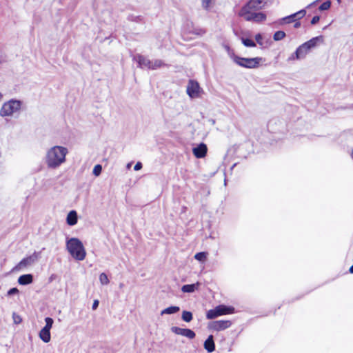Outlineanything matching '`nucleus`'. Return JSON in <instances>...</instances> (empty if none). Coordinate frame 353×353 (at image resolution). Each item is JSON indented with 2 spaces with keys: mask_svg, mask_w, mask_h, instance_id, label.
I'll use <instances>...</instances> for the list:
<instances>
[{
  "mask_svg": "<svg viewBox=\"0 0 353 353\" xmlns=\"http://www.w3.org/2000/svg\"><path fill=\"white\" fill-rule=\"evenodd\" d=\"M306 14V11L305 9H302L294 14H292L289 16L283 17L281 19L280 24L284 23H290L294 22L297 20L302 19Z\"/></svg>",
  "mask_w": 353,
  "mask_h": 353,
  "instance_id": "10",
  "label": "nucleus"
},
{
  "mask_svg": "<svg viewBox=\"0 0 353 353\" xmlns=\"http://www.w3.org/2000/svg\"><path fill=\"white\" fill-rule=\"evenodd\" d=\"M262 39H263V37H262V35H261V34H259H259H256V36H255V39H256V42H257L259 45H262V44H263V43H262V41H262Z\"/></svg>",
  "mask_w": 353,
  "mask_h": 353,
  "instance_id": "36",
  "label": "nucleus"
},
{
  "mask_svg": "<svg viewBox=\"0 0 353 353\" xmlns=\"http://www.w3.org/2000/svg\"><path fill=\"white\" fill-rule=\"evenodd\" d=\"M317 1H319V0H316V1H314V2H312V3H311L310 4H309V5L307 6V8L313 7V6H314V5H315V4H316V3Z\"/></svg>",
  "mask_w": 353,
  "mask_h": 353,
  "instance_id": "41",
  "label": "nucleus"
},
{
  "mask_svg": "<svg viewBox=\"0 0 353 353\" xmlns=\"http://www.w3.org/2000/svg\"><path fill=\"white\" fill-rule=\"evenodd\" d=\"M242 16L246 21H252L254 22H261L266 19V14L263 12H256L251 10L245 11Z\"/></svg>",
  "mask_w": 353,
  "mask_h": 353,
  "instance_id": "8",
  "label": "nucleus"
},
{
  "mask_svg": "<svg viewBox=\"0 0 353 353\" xmlns=\"http://www.w3.org/2000/svg\"><path fill=\"white\" fill-rule=\"evenodd\" d=\"M68 152L66 148L55 145L46 151L45 162L50 169H57L65 161V157Z\"/></svg>",
  "mask_w": 353,
  "mask_h": 353,
  "instance_id": "1",
  "label": "nucleus"
},
{
  "mask_svg": "<svg viewBox=\"0 0 353 353\" xmlns=\"http://www.w3.org/2000/svg\"><path fill=\"white\" fill-rule=\"evenodd\" d=\"M78 221L77 213L75 210H71L67 216L66 222L67 224L72 226L77 224Z\"/></svg>",
  "mask_w": 353,
  "mask_h": 353,
  "instance_id": "17",
  "label": "nucleus"
},
{
  "mask_svg": "<svg viewBox=\"0 0 353 353\" xmlns=\"http://www.w3.org/2000/svg\"><path fill=\"white\" fill-rule=\"evenodd\" d=\"M208 151L207 145L201 143L192 149L193 154L199 159L203 158L205 157Z\"/></svg>",
  "mask_w": 353,
  "mask_h": 353,
  "instance_id": "14",
  "label": "nucleus"
},
{
  "mask_svg": "<svg viewBox=\"0 0 353 353\" xmlns=\"http://www.w3.org/2000/svg\"><path fill=\"white\" fill-rule=\"evenodd\" d=\"M323 36H318L312 38L309 41L303 43L301 46H299L296 51L291 54L289 57V60H295V59H304L306 55L310 52V51L317 46L318 43L323 42Z\"/></svg>",
  "mask_w": 353,
  "mask_h": 353,
  "instance_id": "2",
  "label": "nucleus"
},
{
  "mask_svg": "<svg viewBox=\"0 0 353 353\" xmlns=\"http://www.w3.org/2000/svg\"><path fill=\"white\" fill-rule=\"evenodd\" d=\"M99 302L98 300H94L92 303V310H96L97 308V307L99 306Z\"/></svg>",
  "mask_w": 353,
  "mask_h": 353,
  "instance_id": "39",
  "label": "nucleus"
},
{
  "mask_svg": "<svg viewBox=\"0 0 353 353\" xmlns=\"http://www.w3.org/2000/svg\"><path fill=\"white\" fill-rule=\"evenodd\" d=\"M150 63H151V64L150 66V69H151V70H156V69L159 68L165 65L164 63L160 59H155L154 61H150Z\"/></svg>",
  "mask_w": 353,
  "mask_h": 353,
  "instance_id": "23",
  "label": "nucleus"
},
{
  "mask_svg": "<svg viewBox=\"0 0 353 353\" xmlns=\"http://www.w3.org/2000/svg\"><path fill=\"white\" fill-rule=\"evenodd\" d=\"M41 252H34L32 254L23 258L14 268L13 270H20L34 265L40 258Z\"/></svg>",
  "mask_w": 353,
  "mask_h": 353,
  "instance_id": "7",
  "label": "nucleus"
},
{
  "mask_svg": "<svg viewBox=\"0 0 353 353\" xmlns=\"http://www.w3.org/2000/svg\"><path fill=\"white\" fill-rule=\"evenodd\" d=\"M349 270L350 273L353 274V265L350 267Z\"/></svg>",
  "mask_w": 353,
  "mask_h": 353,
  "instance_id": "42",
  "label": "nucleus"
},
{
  "mask_svg": "<svg viewBox=\"0 0 353 353\" xmlns=\"http://www.w3.org/2000/svg\"><path fill=\"white\" fill-rule=\"evenodd\" d=\"M204 348L208 352L211 353L215 350V343L213 335H210L205 341L203 344Z\"/></svg>",
  "mask_w": 353,
  "mask_h": 353,
  "instance_id": "16",
  "label": "nucleus"
},
{
  "mask_svg": "<svg viewBox=\"0 0 353 353\" xmlns=\"http://www.w3.org/2000/svg\"><path fill=\"white\" fill-rule=\"evenodd\" d=\"M180 310L179 306H170L161 311V315L163 314H172L178 312Z\"/></svg>",
  "mask_w": 353,
  "mask_h": 353,
  "instance_id": "21",
  "label": "nucleus"
},
{
  "mask_svg": "<svg viewBox=\"0 0 353 353\" xmlns=\"http://www.w3.org/2000/svg\"><path fill=\"white\" fill-rule=\"evenodd\" d=\"M223 47H224L225 50L227 51V52H228V55L230 56V57L232 59V54H234V51L227 44L223 45Z\"/></svg>",
  "mask_w": 353,
  "mask_h": 353,
  "instance_id": "35",
  "label": "nucleus"
},
{
  "mask_svg": "<svg viewBox=\"0 0 353 353\" xmlns=\"http://www.w3.org/2000/svg\"><path fill=\"white\" fill-rule=\"evenodd\" d=\"M12 319L15 324H19L22 321V318L21 317V316L17 314L16 312L12 313Z\"/></svg>",
  "mask_w": 353,
  "mask_h": 353,
  "instance_id": "31",
  "label": "nucleus"
},
{
  "mask_svg": "<svg viewBox=\"0 0 353 353\" xmlns=\"http://www.w3.org/2000/svg\"><path fill=\"white\" fill-rule=\"evenodd\" d=\"M232 59L235 63H236L241 67L252 69L258 68L261 61L262 60V58H243L235 55V54H232Z\"/></svg>",
  "mask_w": 353,
  "mask_h": 353,
  "instance_id": "5",
  "label": "nucleus"
},
{
  "mask_svg": "<svg viewBox=\"0 0 353 353\" xmlns=\"http://www.w3.org/2000/svg\"><path fill=\"white\" fill-rule=\"evenodd\" d=\"M128 19L131 21L141 22L143 19V17L140 15L136 16L134 14H130L128 16Z\"/></svg>",
  "mask_w": 353,
  "mask_h": 353,
  "instance_id": "30",
  "label": "nucleus"
},
{
  "mask_svg": "<svg viewBox=\"0 0 353 353\" xmlns=\"http://www.w3.org/2000/svg\"><path fill=\"white\" fill-rule=\"evenodd\" d=\"M101 171H102V166L101 165L98 164L94 167L92 172L95 176H99L101 173Z\"/></svg>",
  "mask_w": 353,
  "mask_h": 353,
  "instance_id": "32",
  "label": "nucleus"
},
{
  "mask_svg": "<svg viewBox=\"0 0 353 353\" xmlns=\"http://www.w3.org/2000/svg\"><path fill=\"white\" fill-rule=\"evenodd\" d=\"M319 20H320L319 16H314V17H313V18L311 20V24L315 25L316 23H317L319 21Z\"/></svg>",
  "mask_w": 353,
  "mask_h": 353,
  "instance_id": "37",
  "label": "nucleus"
},
{
  "mask_svg": "<svg viewBox=\"0 0 353 353\" xmlns=\"http://www.w3.org/2000/svg\"><path fill=\"white\" fill-rule=\"evenodd\" d=\"M21 101L17 99H10L5 102L0 109V116L2 117H12L20 112Z\"/></svg>",
  "mask_w": 353,
  "mask_h": 353,
  "instance_id": "4",
  "label": "nucleus"
},
{
  "mask_svg": "<svg viewBox=\"0 0 353 353\" xmlns=\"http://www.w3.org/2000/svg\"><path fill=\"white\" fill-rule=\"evenodd\" d=\"M201 88L197 81L194 80H190L187 85V94L188 96L193 99L196 98L199 96Z\"/></svg>",
  "mask_w": 353,
  "mask_h": 353,
  "instance_id": "9",
  "label": "nucleus"
},
{
  "mask_svg": "<svg viewBox=\"0 0 353 353\" xmlns=\"http://www.w3.org/2000/svg\"><path fill=\"white\" fill-rule=\"evenodd\" d=\"M46 325L43 327V329H46L50 332V329L52 328L54 321L50 317H46L45 319Z\"/></svg>",
  "mask_w": 353,
  "mask_h": 353,
  "instance_id": "26",
  "label": "nucleus"
},
{
  "mask_svg": "<svg viewBox=\"0 0 353 353\" xmlns=\"http://www.w3.org/2000/svg\"><path fill=\"white\" fill-rule=\"evenodd\" d=\"M33 281V276L31 274H23L18 279V283L22 285H26L32 283Z\"/></svg>",
  "mask_w": 353,
  "mask_h": 353,
  "instance_id": "18",
  "label": "nucleus"
},
{
  "mask_svg": "<svg viewBox=\"0 0 353 353\" xmlns=\"http://www.w3.org/2000/svg\"><path fill=\"white\" fill-rule=\"evenodd\" d=\"M199 285H200L199 282H196L193 284L184 285L181 288V291L185 293H191V292H194L196 290H197L198 288L199 287Z\"/></svg>",
  "mask_w": 353,
  "mask_h": 353,
  "instance_id": "19",
  "label": "nucleus"
},
{
  "mask_svg": "<svg viewBox=\"0 0 353 353\" xmlns=\"http://www.w3.org/2000/svg\"><path fill=\"white\" fill-rule=\"evenodd\" d=\"M224 184L226 185V180L224 181Z\"/></svg>",
  "mask_w": 353,
  "mask_h": 353,
  "instance_id": "44",
  "label": "nucleus"
},
{
  "mask_svg": "<svg viewBox=\"0 0 353 353\" xmlns=\"http://www.w3.org/2000/svg\"><path fill=\"white\" fill-rule=\"evenodd\" d=\"M285 37V33L283 31L279 30L275 32L273 35V39L274 41H281Z\"/></svg>",
  "mask_w": 353,
  "mask_h": 353,
  "instance_id": "25",
  "label": "nucleus"
},
{
  "mask_svg": "<svg viewBox=\"0 0 353 353\" xmlns=\"http://www.w3.org/2000/svg\"><path fill=\"white\" fill-rule=\"evenodd\" d=\"M19 291L17 288H12L8 291L7 295L12 296L14 294H19Z\"/></svg>",
  "mask_w": 353,
  "mask_h": 353,
  "instance_id": "34",
  "label": "nucleus"
},
{
  "mask_svg": "<svg viewBox=\"0 0 353 353\" xmlns=\"http://www.w3.org/2000/svg\"><path fill=\"white\" fill-rule=\"evenodd\" d=\"M294 22H295V23L294 24V28H299L301 27V22L299 21V20H297V21H296Z\"/></svg>",
  "mask_w": 353,
  "mask_h": 353,
  "instance_id": "40",
  "label": "nucleus"
},
{
  "mask_svg": "<svg viewBox=\"0 0 353 353\" xmlns=\"http://www.w3.org/2000/svg\"><path fill=\"white\" fill-rule=\"evenodd\" d=\"M2 97H3V95H2V94L0 92V101H1V99H2Z\"/></svg>",
  "mask_w": 353,
  "mask_h": 353,
  "instance_id": "43",
  "label": "nucleus"
},
{
  "mask_svg": "<svg viewBox=\"0 0 353 353\" xmlns=\"http://www.w3.org/2000/svg\"><path fill=\"white\" fill-rule=\"evenodd\" d=\"M211 1L212 0H202L203 8L208 10L210 8Z\"/></svg>",
  "mask_w": 353,
  "mask_h": 353,
  "instance_id": "33",
  "label": "nucleus"
},
{
  "mask_svg": "<svg viewBox=\"0 0 353 353\" xmlns=\"http://www.w3.org/2000/svg\"><path fill=\"white\" fill-rule=\"evenodd\" d=\"M234 312V308L232 306L219 305L214 309L210 310L206 313L208 319H214L216 317L225 314H230Z\"/></svg>",
  "mask_w": 353,
  "mask_h": 353,
  "instance_id": "6",
  "label": "nucleus"
},
{
  "mask_svg": "<svg viewBox=\"0 0 353 353\" xmlns=\"http://www.w3.org/2000/svg\"><path fill=\"white\" fill-rule=\"evenodd\" d=\"M181 319L186 323H190L193 319V314L191 312L184 310L182 312Z\"/></svg>",
  "mask_w": 353,
  "mask_h": 353,
  "instance_id": "22",
  "label": "nucleus"
},
{
  "mask_svg": "<svg viewBox=\"0 0 353 353\" xmlns=\"http://www.w3.org/2000/svg\"><path fill=\"white\" fill-rule=\"evenodd\" d=\"M232 325V322L228 320L215 321L211 323L210 328L214 331L224 330Z\"/></svg>",
  "mask_w": 353,
  "mask_h": 353,
  "instance_id": "12",
  "label": "nucleus"
},
{
  "mask_svg": "<svg viewBox=\"0 0 353 353\" xmlns=\"http://www.w3.org/2000/svg\"><path fill=\"white\" fill-rule=\"evenodd\" d=\"M171 331L175 334L187 337L189 339H193L196 336L195 332L189 328H181L173 326L171 327Z\"/></svg>",
  "mask_w": 353,
  "mask_h": 353,
  "instance_id": "11",
  "label": "nucleus"
},
{
  "mask_svg": "<svg viewBox=\"0 0 353 353\" xmlns=\"http://www.w3.org/2000/svg\"><path fill=\"white\" fill-rule=\"evenodd\" d=\"M66 249L71 256L78 261H83L86 255L82 242L77 238H71L66 241Z\"/></svg>",
  "mask_w": 353,
  "mask_h": 353,
  "instance_id": "3",
  "label": "nucleus"
},
{
  "mask_svg": "<svg viewBox=\"0 0 353 353\" xmlns=\"http://www.w3.org/2000/svg\"><path fill=\"white\" fill-rule=\"evenodd\" d=\"M352 157L353 158V150L352 152Z\"/></svg>",
  "mask_w": 353,
  "mask_h": 353,
  "instance_id": "45",
  "label": "nucleus"
},
{
  "mask_svg": "<svg viewBox=\"0 0 353 353\" xmlns=\"http://www.w3.org/2000/svg\"><path fill=\"white\" fill-rule=\"evenodd\" d=\"M331 6V2L330 1H327L323 2L319 7V10L321 11H324L328 10Z\"/></svg>",
  "mask_w": 353,
  "mask_h": 353,
  "instance_id": "29",
  "label": "nucleus"
},
{
  "mask_svg": "<svg viewBox=\"0 0 353 353\" xmlns=\"http://www.w3.org/2000/svg\"><path fill=\"white\" fill-rule=\"evenodd\" d=\"M337 1H338L339 3H340V2H341V0H337Z\"/></svg>",
  "mask_w": 353,
  "mask_h": 353,
  "instance_id": "46",
  "label": "nucleus"
},
{
  "mask_svg": "<svg viewBox=\"0 0 353 353\" xmlns=\"http://www.w3.org/2000/svg\"><path fill=\"white\" fill-rule=\"evenodd\" d=\"M141 168H142V163L141 162H137L134 167V170L135 171H138V170H141Z\"/></svg>",
  "mask_w": 353,
  "mask_h": 353,
  "instance_id": "38",
  "label": "nucleus"
},
{
  "mask_svg": "<svg viewBox=\"0 0 353 353\" xmlns=\"http://www.w3.org/2000/svg\"><path fill=\"white\" fill-rule=\"evenodd\" d=\"M133 59L136 61L138 63V65L141 68H147L150 69V60L148 58L141 55V54H137L134 57Z\"/></svg>",
  "mask_w": 353,
  "mask_h": 353,
  "instance_id": "15",
  "label": "nucleus"
},
{
  "mask_svg": "<svg viewBox=\"0 0 353 353\" xmlns=\"http://www.w3.org/2000/svg\"><path fill=\"white\" fill-rule=\"evenodd\" d=\"M40 339L45 343H48L50 341V332L46 329H41L39 332Z\"/></svg>",
  "mask_w": 353,
  "mask_h": 353,
  "instance_id": "20",
  "label": "nucleus"
},
{
  "mask_svg": "<svg viewBox=\"0 0 353 353\" xmlns=\"http://www.w3.org/2000/svg\"><path fill=\"white\" fill-rule=\"evenodd\" d=\"M243 44L246 47H255L256 43L254 41L248 38H241Z\"/></svg>",
  "mask_w": 353,
  "mask_h": 353,
  "instance_id": "24",
  "label": "nucleus"
},
{
  "mask_svg": "<svg viewBox=\"0 0 353 353\" xmlns=\"http://www.w3.org/2000/svg\"><path fill=\"white\" fill-rule=\"evenodd\" d=\"M99 281L102 285H108L110 282L108 276L105 273H101L99 275Z\"/></svg>",
  "mask_w": 353,
  "mask_h": 353,
  "instance_id": "27",
  "label": "nucleus"
},
{
  "mask_svg": "<svg viewBox=\"0 0 353 353\" xmlns=\"http://www.w3.org/2000/svg\"><path fill=\"white\" fill-rule=\"evenodd\" d=\"M206 253L203 252H198L194 255L195 259L199 261H203L206 259Z\"/></svg>",
  "mask_w": 353,
  "mask_h": 353,
  "instance_id": "28",
  "label": "nucleus"
},
{
  "mask_svg": "<svg viewBox=\"0 0 353 353\" xmlns=\"http://www.w3.org/2000/svg\"><path fill=\"white\" fill-rule=\"evenodd\" d=\"M269 0H250L245 9L248 10H260L265 7Z\"/></svg>",
  "mask_w": 353,
  "mask_h": 353,
  "instance_id": "13",
  "label": "nucleus"
}]
</instances>
